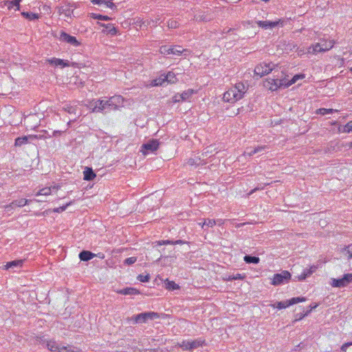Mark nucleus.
<instances>
[{"label": "nucleus", "mask_w": 352, "mask_h": 352, "mask_svg": "<svg viewBox=\"0 0 352 352\" xmlns=\"http://www.w3.org/2000/svg\"><path fill=\"white\" fill-rule=\"evenodd\" d=\"M158 318H160L158 313L150 311L133 316L129 320H133L134 323H142L147 322L148 320H152Z\"/></svg>", "instance_id": "nucleus-4"}, {"label": "nucleus", "mask_w": 352, "mask_h": 352, "mask_svg": "<svg viewBox=\"0 0 352 352\" xmlns=\"http://www.w3.org/2000/svg\"><path fill=\"white\" fill-rule=\"evenodd\" d=\"M100 258H104V254H102V256H99Z\"/></svg>", "instance_id": "nucleus-62"}, {"label": "nucleus", "mask_w": 352, "mask_h": 352, "mask_svg": "<svg viewBox=\"0 0 352 352\" xmlns=\"http://www.w3.org/2000/svg\"><path fill=\"white\" fill-rule=\"evenodd\" d=\"M186 242L183 241V240H176V241H173V245H176V244H179V245H182V244H184L186 243Z\"/></svg>", "instance_id": "nucleus-53"}, {"label": "nucleus", "mask_w": 352, "mask_h": 352, "mask_svg": "<svg viewBox=\"0 0 352 352\" xmlns=\"http://www.w3.org/2000/svg\"><path fill=\"white\" fill-rule=\"evenodd\" d=\"M244 278V276L237 274L236 275L230 276L228 278V280H242Z\"/></svg>", "instance_id": "nucleus-40"}, {"label": "nucleus", "mask_w": 352, "mask_h": 352, "mask_svg": "<svg viewBox=\"0 0 352 352\" xmlns=\"http://www.w3.org/2000/svg\"><path fill=\"white\" fill-rule=\"evenodd\" d=\"M204 343V340L201 339H197L195 340L183 341L181 343H177V346L182 348L184 351H190L202 346Z\"/></svg>", "instance_id": "nucleus-6"}, {"label": "nucleus", "mask_w": 352, "mask_h": 352, "mask_svg": "<svg viewBox=\"0 0 352 352\" xmlns=\"http://www.w3.org/2000/svg\"><path fill=\"white\" fill-rule=\"evenodd\" d=\"M124 98L121 96L116 95L108 100H97L91 104L94 112H103L106 109L109 111L116 110L122 105Z\"/></svg>", "instance_id": "nucleus-1"}, {"label": "nucleus", "mask_w": 352, "mask_h": 352, "mask_svg": "<svg viewBox=\"0 0 352 352\" xmlns=\"http://www.w3.org/2000/svg\"><path fill=\"white\" fill-rule=\"evenodd\" d=\"M66 111L69 113H72L73 112V108L72 107H68L67 109H66Z\"/></svg>", "instance_id": "nucleus-58"}, {"label": "nucleus", "mask_w": 352, "mask_h": 352, "mask_svg": "<svg viewBox=\"0 0 352 352\" xmlns=\"http://www.w3.org/2000/svg\"><path fill=\"white\" fill-rule=\"evenodd\" d=\"M334 45L333 41H324L321 43H318L308 48V53L316 54L317 52H324L331 50Z\"/></svg>", "instance_id": "nucleus-3"}, {"label": "nucleus", "mask_w": 352, "mask_h": 352, "mask_svg": "<svg viewBox=\"0 0 352 352\" xmlns=\"http://www.w3.org/2000/svg\"><path fill=\"white\" fill-rule=\"evenodd\" d=\"M21 0H14L11 1V4H13L14 6L16 7V10H19L20 9V2Z\"/></svg>", "instance_id": "nucleus-45"}, {"label": "nucleus", "mask_w": 352, "mask_h": 352, "mask_svg": "<svg viewBox=\"0 0 352 352\" xmlns=\"http://www.w3.org/2000/svg\"><path fill=\"white\" fill-rule=\"evenodd\" d=\"M47 62L51 65H53L55 66H60L61 67L69 66V61H67V60L65 61L64 60L56 58L48 59Z\"/></svg>", "instance_id": "nucleus-14"}, {"label": "nucleus", "mask_w": 352, "mask_h": 352, "mask_svg": "<svg viewBox=\"0 0 352 352\" xmlns=\"http://www.w3.org/2000/svg\"><path fill=\"white\" fill-rule=\"evenodd\" d=\"M21 15L29 21H34L38 19L41 16L39 14L29 12H22Z\"/></svg>", "instance_id": "nucleus-19"}, {"label": "nucleus", "mask_w": 352, "mask_h": 352, "mask_svg": "<svg viewBox=\"0 0 352 352\" xmlns=\"http://www.w3.org/2000/svg\"><path fill=\"white\" fill-rule=\"evenodd\" d=\"M245 224H246V223H239V224H237V225L236 226V228H240V227H241V226H244V225H245Z\"/></svg>", "instance_id": "nucleus-61"}, {"label": "nucleus", "mask_w": 352, "mask_h": 352, "mask_svg": "<svg viewBox=\"0 0 352 352\" xmlns=\"http://www.w3.org/2000/svg\"><path fill=\"white\" fill-rule=\"evenodd\" d=\"M274 65L271 63H261L258 65L254 69V74L260 77L268 74L273 70Z\"/></svg>", "instance_id": "nucleus-9"}, {"label": "nucleus", "mask_w": 352, "mask_h": 352, "mask_svg": "<svg viewBox=\"0 0 352 352\" xmlns=\"http://www.w3.org/2000/svg\"><path fill=\"white\" fill-rule=\"evenodd\" d=\"M51 193V188L47 187L41 189L36 195H48Z\"/></svg>", "instance_id": "nucleus-33"}, {"label": "nucleus", "mask_w": 352, "mask_h": 352, "mask_svg": "<svg viewBox=\"0 0 352 352\" xmlns=\"http://www.w3.org/2000/svg\"><path fill=\"white\" fill-rule=\"evenodd\" d=\"M267 148V146H258L256 148H254L256 153H260L263 151H264Z\"/></svg>", "instance_id": "nucleus-48"}, {"label": "nucleus", "mask_w": 352, "mask_h": 352, "mask_svg": "<svg viewBox=\"0 0 352 352\" xmlns=\"http://www.w3.org/2000/svg\"><path fill=\"white\" fill-rule=\"evenodd\" d=\"M216 222H217V224H218L219 226H221L223 223V221L221 219H217L216 221Z\"/></svg>", "instance_id": "nucleus-60"}, {"label": "nucleus", "mask_w": 352, "mask_h": 352, "mask_svg": "<svg viewBox=\"0 0 352 352\" xmlns=\"http://www.w3.org/2000/svg\"><path fill=\"white\" fill-rule=\"evenodd\" d=\"M317 305H310L309 309L305 313V315H308L313 309L317 307Z\"/></svg>", "instance_id": "nucleus-51"}, {"label": "nucleus", "mask_w": 352, "mask_h": 352, "mask_svg": "<svg viewBox=\"0 0 352 352\" xmlns=\"http://www.w3.org/2000/svg\"><path fill=\"white\" fill-rule=\"evenodd\" d=\"M157 243L158 245H173V241H170V240H162V241H158L156 242Z\"/></svg>", "instance_id": "nucleus-39"}, {"label": "nucleus", "mask_w": 352, "mask_h": 352, "mask_svg": "<svg viewBox=\"0 0 352 352\" xmlns=\"http://www.w3.org/2000/svg\"><path fill=\"white\" fill-rule=\"evenodd\" d=\"M64 13L66 16L70 15V10L69 9L66 10Z\"/></svg>", "instance_id": "nucleus-59"}, {"label": "nucleus", "mask_w": 352, "mask_h": 352, "mask_svg": "<svg viewBox=\"0 0 352 352\" xmlns=\"http://www.w3.org/2000/svg\"><path fill=\"white\" fill-rule=\"evenodd\" d=\"M92 17L95 19H98V20H101V21L110 20V17H109L108 16L98 14H93Z\"/></svg>", "instance_id": "nucleus-35"}, {"label": "nucleus", "mask_w": 352, "mask_h": 352, "mask_svg": "<svg viewBox=\"0 0 352 352\" xmlns=\"http://www.w3.org/2000/svg\"><path fill=\"white\" fill-rule=\"evenodd\" d=\"M254 154H256V151H255L254 148H248L246 149V151H245V155H247L248 156H252Z\"/></svg>", "instance_id": "nucleus-42"}, {"label": "nucleus", "mask_w": 352, "mask_h": 352, "mask_svg": "<svg viewBox=\"0 0 352 352\" xmlns=\"http://www.w3.org/2000/svg\"><path fill=\"white\" fill-rule=\"evenodd\" d=\"M199 225L202 227L203 223L200 222V223H199Z\"/></svg>", "instance_id": "nucleus-63"}, {"label": "nucleus", "mask_w": 352, "mask_h": 352, "mask_svg": "<svg viewBox=\"0 0 352 352\" xmlns=\"http://www.w3.org/2000/svg\"><path fill=\"white\" fill-rule=\"evenodd\" d=\"M243 259L246 263L257 264L260 261V258L258 257L251 255H245Z\"/></svg>", "instance_id": "nucleus-24"}, {"label": "nucleus", "mask_w": 352, "mask_h": 352, "mask_svg": "<svg viewBox=\"0 0 352 352\" xmlns=\"http://www.w3.org/2000/svg\"><path fill=\"white\" fill-rule=\"evenodd\" d=\"M103 7L108 8L111 10H116L117 8L116 5L114 3H113L111 1H105V0H104V3Z\"/></svg>", "instance_id": "nucleus-34"}, {"label": "nucleus", "mask_w": 352, "mask_h": 352, "mask_svg": "<svg viewBox=\"0 0 352 352\" xmlns=\"http://www.w3.org/2000/svg\"><path fill=\"white\" fill-rule=\"evenodd\" d=\"M188 164L189 165H191V166L194 165V164H195L194 160H192V159H190V160H188Z\"/></svg>", "instance_id": "nucleus-57"}, {"label": "nucleus", "mask_w": 352, "mask_h": 352, "mask_svg": "<svg viewBox=\"0 0 352 352\" xmlns=\"http://www.w3.org/2000/svg\"><path fill=\"white\" fill-rule=\"evenodd\" d=\"M304 78H305L304 74H296V75L294 76L293 78L290 80H289V81L287 80V84L285 86H287V87H288L290 85L296 83L299 79H302Z\"/></svg>", "instance_id": "nucleus-27"}, {"label": "nucleus", "mask_w": 352, "mask_h": 352, "mask_svg": "<svg viewBox=\"0 0 352 352\" xmlns=\"http://www.w3.org/2000/svg\"><path fill=\"white\" fill-rule=\"evenodd\" d=\"M317 269H318V266H317V265H311V266L309 268V270L310 271H311V273H312V274H313L314 272H316V270Z\"/></svg>", "instance_id": "nucleus-55"}, {"label": "nucleus", "mask_w": 352, "mask_h": 352, "mask_svg": "<svg viewBox=\"0 0 352 352\" xmlns=\"http://www.w3.org/2000/svg\"><path fill=\"white\" fill-rule=\"evenodd\" d=\"M345 250H346L348 254H349V259L352 258V243L349 245L344 248Z\"/></svg>", "instance_id": "nucleus-43"}, {"label": "nucleus", "mask_w": 352, "mask_h": 352, "mask_svg": "<svg viewBox=\"0 0 352 352\" xmlns=\"http://www.w3.org/2000/svg\"><path fill=\"white\" fill-rule=\"evenodd\" d=\"M83 175L84 179L87 181H91L96 177V175L94 172L93 169L89 167L85 168V170L83 171Z\"/></svg>", "instance_id": "nucleus-16"}, {"label": "nucleus", "mask_w": 352, "mask_h": 352, "mask_svg": "<svg viewBox=\"0 0 352 352\" xmlns=\"http://www.w3.org/2000/svg\"><path fill=\"white\" fill-rule=\"evenodd\" d=\"M193 94L194 90L189 89L186 91H184L182 94H179V98L182 99V101L187 100L192 96Z\"/></svg>", "instance_id": "nucleus-25"}, {"label": "nucleus", "mask_w": 352, "mask_h": 352, "mask_svg": "<svg viewBox=\"0 0 352 352\" xmlns=\"http://www.w3.org/2000/svg\"><path fill=\"white\" fill-rule=\"evenodd\" d=\"M331 283L333 287H344L352 283V274H346L341 278H332Z\"/></svg>", "instance_id": "nucleus-7"}, {"label": "nucleus", "mask_w": 352, "mask_h": 352, "mask_svg": "<svg viewBox=\"0 0 352 352\" xmlns=\"http://www.w3.org/2000/svg\"><path fill=\"white\" fill-rule=\"evenodd\" d=\"M165 82L166 80L164 74H162L159 78L153 80L151 85L152 86H162Z\"/></svg>", "instance_id": "nucleus-23"}, {"label": "nucleus", "mask_w": 352, "mask_h": 352, "mask_svg": "<svg viewBox=\"0 0 352 352\" xmlns=\"http://www.w3.org/2000/svg\"><path fill=\"white\" fill-rule=\"evenodd\" d=\"M307 315H305V314H298L296 315V320H301L302 318H304L305 316H306Z\"/></svg>", "instance_id": "nucleus-54"}, {"label": "nucleus", "mask_w": 352, "mask_h": 352, "mask_svg": "<svg viewBox=\"0 0 352 352\" xmlns=\"http://www.w3.org/2000/svg\"><path fill=\"white\" fill-rule=\"evenodd\" d=\"M272 82H269L271 84L270 87V89L272 91L276 90L278 88H287V86H285L287 84V79H271Z\"/></svg>", "instance_id": "nucleus-12"}, {"label": "nucleus", "mask_w": 352, "mask_h": 352, "mask_svg": "<svg viewBox=\"0 0 352 352\" xmlns=\"http://www.w3.org/2000/svg\"><path fill=\"white\" fill-rule=\"evenodd\" d=\"M166 288L168 290H175L179 289L178 285H177L174 281H170L166 280L165 283Z\"/></svg>", "instance_id": "nucleus-28"}, {"label": "nucleus", "mask_w": 352, "mask_h": 352, "mask_svg": "<svg viewBox=\"0 0 352 352\" xmlns=\"http://www.w3.org/2000/svg\"><path fill=\"white\" fill-rule=\"evenodd\" d=\"M269 184H264L263 186H257L255 188L252 189L250 192H249V195H252L253 194L254 192L257 191V190H263L264 188V187L267 185H268Z\"/></svg>", "instance_id": "nucleus-46"}, {"label": "nucleus", "mask_w": 352, "mask_h": 352, "mask_svg": "<svg viewBox=\"0 0 352 352\" xmlns=\"http://www.w3.org/2000/svg\"><path fill=\"white\" fill-rule=\"evenodd\" d=\"M349 71H350L351 72H352V67H351V68L349 69Z\"/></svg>", "instance_id": "nucleus-64"}, {"label": "nucleus", "mask_w": 352, "mask_h": 352, "mask_svg": "<svg viewBox=\"0 0 352 352\" xmlns=\"http://www.w3.org/2000/svg\"><path fill=\"white\" fill-rule=\"evenodd\" d=\"M344 132H352V121L349 122L344 126Z\"/></svg>", "instance_id": "nucleus-41"}, {"label": "nucleus", "mask_w": 352, "mask_h": 352, "mask_svg": "<svg viewBox=\"0 0 352 352\" xmlns=\"http://www.w3.org/2000/svg\"><path fill=\"white\" fill-rule=\"evenodd\" d=\"M173 100L174 102H180L182 101V99L179 98V94H177V95H175L173 98Z\"/></svg>", "instance_id": "nucleus-52"}, {"label": "nucleus", "mask_w": 352, "mask_h": 352, "mask_svg": "<svg viewBox=\"0 0 352 352\" xmlns=\"http://www.w3.org/2000/svg\"><path fill=\"white\" fill-rule=\"evenodd\" d=\"M107 28H109L108 32L112 35H114L116 34V29L114 27H111V24H108L107 25Z\"/></svg>", "instance_id": "nucleus-44"}, {"label": "nucleus", "mask_w": 352, "mask_h": 352, "mask_svg": "<svg viewBox=\"0 0 352 352\" xmlns=\"http://www.w3.org/2000/svg\"><path fill=\"white\" fill-rule=\"evenodd\" d=\"M118 292L122 295H137L140 294L139 291L133 287H126Z\"/></svg>", "instance_id": "nucleus-17"}, {"label": "nucleus", "mask_w": 352, "mask_h": 352, "mask_svg": "<svg viewBox=\"0 0 352 352\" xmlns=\"http://www.w3.org/2000/svg\"><path fill=\"white\" fill-rule=\"evenodd\" d=\"M5 5L8 6V8L10 10L14 7L13 4H11V1H6L5 3Z\"/></svg>", "instance_id": "nucleus-56"}, {"label": "nucleus", "mask_w": 352, "mask_h": 352, "mask_svg": "<svg viewBox=\"0 0 352 352\" xmlns=\"http://www.w3.org/2000/svg\"><path fill=\"white\" fill-rule=\"evenodd\" d=\"M91 3L94 5H98V6H100L103 7L104 3V0H92Z\"/></svg>", "instance_id": "nucleus-47"}, {"label": "nucleus", "mask_w": 352, "mask_h": 352, "mask_svg": "<svg viewBox=\"0 0 352 352\" xmlns=\"http://www.w3.org/2000/svg\"><path fill=\"white\" fill-rule=\"evenodd\" d=\"M73 203H74V201H70V202L67 203V204H65V206L54 208L53 211L54 212H58V213L62 212L65 211L67 209V208L69 206H71Z\"/></svg>", "instance_id": "nucleus-32"}, {"label": "nucleus", "mask_w": 352, "mask_h": 352, "mask_svg": "<svg viewBox=\"0 0 352 352\" xmlns=\"http://www.w3.org/2000/svg\"><path fill=\"white\" fill-rule=\"evenodd\" d=\"M96 256V254L88 250H82L79 254V258L81 261H88Z\"/></svg>", "instance_id": "nucleus-15"}, {"label": "nucleus", "mask_w": 352, "mask_h": 352, "mask_svg": "<svg viewBox=\"0 0 352 352\" xmlns=\"http://www.w3.org/2000/svg\"><path fill=\"white\" fill-rule=\"evenodd\" d=\"M136 261H137L136 257H134V256L129 257L124 260V263L126 265H130L133 264Z\"/></svg>", "instance_id": "nucleus-38"}, {"label": "nucleus", "mask_w": 352, "mask_h": 352, "mask_svg": "<svg viewBox=\"0 0 352 352\" xmlns=\"http://www.w3.org/2000/svg\"><path fill=\"white\" fill-rule=\"evenodd\" d=\"M160 52L162 54H174L177 56H180L182 54L184 56H186V52H189V51L186 49H183L180 45H174V46H162L160 49Z\"/></svg>", "instance_id": "nucleus-5"}, {"label": "nucleus", "mask_w": 352, "mask_h": 352, "mask_svg": "<svg viewBox=\"0 0 352 352\" xmlns=\"http://www.w3.org/2000/svg\"><path fill=\"white\" fill-rule=\"evenodd\" d=\"M305 300H306V298L304 297H294L289 300V304H290V305H294V304H296V303H298L300 302H304Z\"/></svg>", "instance_id": "nucleus-31"}, {"label": "nucleus", "mask_w": 352, "mask_h": 352, "mask_svg": "<svg viewBox=\"0 0 352 352\" xmlns=\"http://www.w3.org/2000/svg\"><path fill=\"white\" fill-rule=\"evenodd\" d=\"M311 274V271H310L309 269H305L302 273L300 275L295 277V278L299 281H301L305 280L307 277L310 276Z\"/></svg>", "instance_id": "nucleus-26"}, {"label": "nucleus", "mask_w": 352, "mask_h": 352, "mask_svg": "<svg viewBox=\"0 0 352 352\" xmlns=\"http://www.w3.org/2000/svg\"><path fill=\"white\" fill-rule=\"evenodd\" d=\"M318 111V113L324 116V115H327L329 113H331L332 112L334 111V109L321 108V109H319ZM335 111H336V110H335Z\"/></svg>", "instance_id": "nucleus-36"}, {"label": "nucleus", "mask_w": 352, "mask_h": 352, "mask_svg": "<svg viewBox=\"0 0 352 352\" xmlns=\"http://www.w3.org/2000/svg\"><path fill=\"white\" fill-rule=\"evenodd\" d=\"M289 300H287L285 301L277 302L274 307H276L278 309H285L290 306V304H289Z\"/></svg>", "instance_id": "nucleus-30"}, {"label": "nucleus", "mask_w": 352, "mask_h": 352, "mask_svg": "<svg viewBox=\"0 0 352 352\" xmlns=\"http://www.w3.org/2000/svg\"><path fill=\"white\" fill-rule=\"evenodd\" d=\"M352 345V343L351 342H347V343H345L344 344L342 347H341V350L343 351H346L347 348Z\"/></svg>", "instance_id": "nucleus-50"}, {"label": "nucleus", "mask_w": 352, "mask_h": 352, "mask_svg": "<svg viewBox=\"0 0 352 352\" xmlns=\"http://www.w3.org/2000/svg\"><path fill=\"white\" fill-rule=\"evenodd\" d=\"M168 27L171 28H176L177 27V22L175 21H171L168 22Z\"/></svg>", "instance_id": "nucleus-49"}, {"label": "nucleus", "mask_w": 352, "mask_h": 352, "mask_svg": "<svg viewBox=\"0 0 352 352\" xmlns=\"http://www.w3.org/2000/svg\"><path fill=\"white\" fill-rule=\"evenodd\" d=\"M149 279H150L149 274H146V275L140 274L138 276V280H139L140 282H142V283L148 282L149 280Z\"/></svg>", "instance_id": "nucleus-37"}, {"label": "nucleus", "mask_w": 352, "mask_h": 352, "mask_svg": "<svg viewBox=\"0 0 352 352\" xmlns=\"http://www.w3.org/2000/svg\"><path fill=\"white\" fill-rule=\"evenodd\" d=\"M217 224V222L214 219H205L203 222L202 228H204V227L207 228H212Z\"/></svg>", "instance_id": "nucleus-29"}, {"label": "nucleus", "mask_w": 352, "mask_h": 352, "mask_svg": "<svg viewBox=\"0 0 352 352\" xmlns=\"http://www.w3.org/2000/svg\"><path fill=\"white\" fill-rule=\"evenodd\" d=\"M32 138V136H22L19 137L15 140L14 145L16 146H21L23 144H26L28 142V139Z\"/></svg>", "instance_id": "nucleus-21"}, {"label": "nucleus", "mask_w": 352, "mask_h": 352, "mask_svg": "<svg viewBox=\"0 0 352 352\" xmlns=\"http://www.w3.org/2000/svg\"><path fill=\"white\" fill-rule=\"evenodd\" d=\"M291 278V274L288 271H282L280 273L275 274L272 279V284L273 285H279L285 283H287Z\"/></svg>", "instance_id": "nucleus-8"}, {"label": "nucleus", "mask_w": 352, "mask_h": 352, "mask_svg": "<svg viewBox=\"0 0 352 352\" xmlns=\"http://www.w3.org/2000/svg\"><path fill=\"white\" fill-rule=\"evenodd\" d=\"M166 80L168 83H175L177 82V78L176 77V75L173 72H168L166 75L164 74Z\"/></svg>", "instance_id": "nucleus-22"}, {"label": "nucleus", "mask_w": 352, "mask_h": 352, "mask_svg": "<svg viewBox=\"0 0 352 352\" xmlns=\"http://www.w3.org/2000/svg\"><path fill=\"white\" fill-rule=\"evenodd\" d=\"M284 21L282 19H278L275 21H256V24L258 27L262 28L265 30L272 29L276 27L278 25H281L283 26Z\"/></svg>", "instance_id": "nucleus-10"}, {"label": "nucleus", "mask_w": 352, "mask_h": 352, "mask_svg": "<svg viewBox=\"0 0 352 352\" xmlns=\"http://www.w3.org/2000/svg\"><path fill=\"white\" fill-rule=\"evenodd\" d=\"M23 261L22 260H15L10 262H8L5 265L6 269H14L18 268L22 266Z\"/></svg>", "instance_id": "nucleus-18"}, {"label": "nucleus", "mask_w": 352, "mask_h": 352, "mask_svg": "<svg viewBox=\"0 0 352 352\" xmlns=\"http://www.w3.org/2000/svg\"><path fill=\"white\" fill-rule=\"evenodd\" d=\"M158 147L159 142L157 140H153L142 145V148L146 151L144 152V154H146L149 151L154 152L157 150Z\"/></svg>", "instance_id": "nucleus-13"}, {"label": "nucleus", "mask_w": 352, "mask_h": 352, "mask_svg": "<svg viewBox=\"0 0 352 352\" xmlns=\"http://www.w3.org/2000/svg\"><path fill=\"white\" fill-rule=\"evenodd\" d=\"M29 200L25 199H20L18 200L13 201L10 206L12 208L14 207H22L29 204Z\"/></svg>", "instance_id": "nucleus-20"}, {"label": "nucleus", "mask_w": 352, "mask_h": 352, "mask_svg": "<svg viewBox=\"0 0 352 352\" xmlns=\"http://www.w3.org/2000/svg\"><path fill=\"white\" fill-rule=\"evenodd\" d=\"M59 40L71 44L73 46L77 47L80 45V43L77 41L75 36H71L65 32H61L59 36Z\"/></svg>", "instance_id": "nucleus-11"}, {"label": "nucleus", "mask_w": 352, "mask_h": 352, "mask_svg": "<svg viewBox=\"0 0 352 352\" xmlns=\"http://www.w3.org/2000/svg\"><path fill=\"white\" fill-rule=\"evenodd\" d=\"M248 91V86L243 82H237L223 94L225 102L234 103L243 98Z\"/></svg>", "instance_id": "nucleus-2"}]
</instances>
